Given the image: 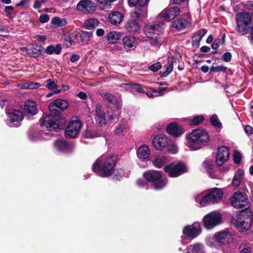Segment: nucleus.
Here are the masks:
<instances>
[{
  "instance_id": "f257e3e1",
  "label": "nucleus",
  "mask_w": 253,
  "mask_h": 253,
  "mask_svg": "<svg viewBox=\"0 0 253 253\" xmlns=\"http://www.w3.org/2000/svg\"><path fill=\"white\" fill-rule=\"evenodd\" d=\"M48 108L51 114L44 116L41 122L42 131L46 134H50V131L58 127L57 121L60 113L53 101L50 103Z\"/></svg>"
},
{
  "instance_id": "f03ea898",
  "label": "nucleus",
  "mask_w": 253,
  "mask_h": 253,
  "mask_svg": "<svg viewBox=\"0 0 253 253\" xmlns=\"http://www.w3.org/2000/svg\"><path fill=\"white\" fill-rule=\"evenodd\" d=\"M117 163L116 155H102L98 158L92 165V170L95 173L112 174Z\"/></svg>"
},
{
  "instance_id": "7ed1b4c3",
  "label": "nucleus",
  "mask_w": 253,
  "mask_h": 253,
  "mask_svg": "<svg viewBox=\"0 0 253 253\" xmlns=\"http://www.w3.org/2000/svg\"><path fill=\"white\" fill-rule=\"evenodd\" d=\"M187 145L191 150H197L205 145L209 140V136L206 131L195 129L186 135Z\"/></svg>"
},
{
  "instance_id": "20e7f679",
  "label": "nucleus",
  "mask_w": 253,
  "mask_h": 253,
  "mask_svg": "<svg viewBox=\"0 0 253 253\" xmlns=\"http://www.w3.org/2000/svg\"><path fill=\"white\" fill-rule=\"evenodd\" d=\"M223 192L219 189L214 188L210 191H204L195 197V201L200 206L205 207L209 204L217 203L221 200Z\"/></svg>"
},
{
  "instance_id": "39448f33",
  "label": "nucleus",
  "mask_w": 253,
  "mask_h": 253,
  "mask_svg": "<svg viewBox=\"0 0 253 253\" xmlns=\"http://www.w3.org/2000/svg\"><path fill=\"white\" fill-rule=\"evenodd\" d=\"M236 30L244 35L249 31L252 23V16L249 12H240L236 16Z\"/></svg>"
},
{
  "instance_id": "423d86ee",
  "label": "nucleus",
  "mask_w": 253,
  "mask_h": 253,
  "mask_svg": "<svg viewBox=\"0 0 253 253\" xmlns=\"http://www.w3.org/2000/svg\"><path fill=\"white\" fill-rule=\"evenodd\" d=\"M233 207L236 209H247L249 207V201L246 194L240 191L236 192L231 198Z\"/></svg>"
},
{
  "instance_id": "0eeeda50",
  "label": "nucleus",
  "mask_w": 253,
  "mask_h": 253,
  "mask_svg": "<svg viewBox=\"0 0 253 253\" xmlns=\"http://www.w3.org/2000/svg\"><path fill=\"white\" fill-rule=\"evenodd\" d=\"M164 171L169 174H181L189 172V168L186 164L179 161L165 166Z\"/></svg>"
},
{
  "instance_id": "6e6552de",
  "label": "nucleus",
  "mask_w": 253,
  "mask_h": 253,
  "mask_svg": "<svg viewBox=\"0 0 253 253\" xmlns=\"http://www.w3.org/2000/svg\"><path fill=\"white\" fill-rule=\"evenodd\" d=\"M252 224V218L251 216L241 213L237 216L236 222L237 229L240 232H245L250 229Z\"/></svg>"
},
{
  "instance_id": "1a4fd4ad",
  "label": "nucleus",
  "mask_w": 253,
  "mask_h": 253,
  "mask_svg": "<svg viewBox=\"0 0 253 253\" xmlns=\"http://www.w3.org/2000/svg\"><path fill=\"white\" fill-rule=\"evenodd\" d=\"M221 222V215L216 212H211L206 215L204 217L205 227L208 229H211L220 224Z\"/></svg>"
},
{
  "instance_id": "9d476101",
  "label": "nucleus",
  "mask_w": 253,
  "mask_h": 253,
  "mask_svg": "<svg viewBox=\"0 0 253 253\" xmlns=\"http://www.w3.org/2000/svg\"><path fill=\"white\" fill-rule=\"evenodd\" d=\"M95 115L96 117V121L100 125H105L107 123V120L112 121L115 118L112 111L109 112L108 114H105L102 106L100 104H97L96 106Z\"/></svg>"
},
{
  "instance_id": "9b49d317",
  "label": "nucleus",
  "mask_w": 253,
  "mask_h": 253,
  "mask_svg": "<svg viewBox=\"0 0 253 253\" xmlns=\"http://www.w3.org/2000/svg\"><path fill=\"white\" fill-rule=\"evenodd\" d=\"M82 126V123L78 118H73L65 130V134L74 138L79 133Z\"/></svg>"
},
{
  "instance_id": "f8f14e48",
  "label": "nucleus",
  "mask_w": 253,
  "mask_h": 253,
  "mask_svg": "<svg viewBox=\"0 0 253 253\" xmlns=\"http://www.w3.org/2000/svg\"><path fill=\"white\" fill-rule=\"evenodd\" d=\"M230 152L225 146L218 147L215 156V163L217 166H221L229 159Z\"/></svg>"
},
{
  "instance_id": "ddd939ff",
  "label": "nucleus",
  "mask_w": 253,
  "mask_h": 253,
  "mask_svg": "<svg viewBox=\"0 0 253 253\" xmlns=\"http://www.w3.org/2000/svg\"><path fill=\"white\" fill-rule=\"evenodd\" d=\"M96 8V3L89 0H81L77 5V9L78 10L85 13L94 12Z\"/></svg>"
},
{
  "instance_id": "4468645a",
  "label": "nucleus",
  "mask_w": 253,
  "mask_h": 253,
  "mask_svg": "<svg viewBox=\"0 0 253 253\" xmlns=\"http://www.w3.org/2000/svg\"><path fill=\"white\" fill-rule=\"evenodd\" d=\"M201 232V226L199 223L195 222L190 226H187L183 230V234L187 237L194 239Z\"/></svg>"
},
{
  "instance_id": "2eb2a0df",
  "label": "nucleus",
  "mask_w": 253,
  "mask_h": 253,
  "mask_svg": "<svg viewBox=\"0 0 253 253\" xmlns=\"http://www.w3.org/2000/svg\"><path fill=\"white\" fill-rule=\"evenodd\" d=\"M180 12V10L178 7H171L165 9L159 14V16L166 21H169L178 16Z\"/></svg>"
},
{
  "instance_id": "dca6fc26",
  "label": "nucleus",
  "mask_w": 253,
  "mask_h": 253,
  "mask_svg": "<svg viewBox=\"0 0 253 253\" xmlns=\"http://www.w3.org/2000/svg\"><path fill=\"white\" fill-rule=\"evenodd\" d=\"M8 118L7 124L10 127H17L23 119V113L20 110H14L13 112L8 114Z\"/></svg>"
},
{
  "instance_id": "f3484780",
  "label": "nucleus",
  "mask_w": 253,
  "mask_h": 253,
  "mask_svg": "<svg viewBox=\"0 0 253 253\" xmlns=\"http://www.w3.org/2000/svg\"><path fill=\"white\" fill-rule=\"evenodd\" d=\"M145 179L153 183L155 189H161L167 183L165 178L162 175H145Z\"/></svg>"
},
{
  "instance_id": "a211bd4d",
  "label": "nucleus",
  "mask_w": 253,
  "mask_h": 253,
  "mask_svg": "<svg viewBox=\"0 0 253 253\" xmlns=\"http://www.w3.org/2000/svg\"><path fill=\"white\" fill-rule=\"evenodd\" d=\"M165 28L163 23L148 25L145 28V33L147 37L151 38L154 34L159 35L162 32Z\"/></svg>"
},
{
  "instance_id": "6ab92c4d",
  "label": "nucleus",
  "mask_w": 253,
  "mask_h": 253,
  "mask_svg": "<svg viewBox=\"0 0 253 253\" xmlns=\"http://www.w3.org/2000/svg\"><path fill=\"white\" fill-rule=\"evenodd\" d=\"M154 147L158 150L162 151L168 146V138L164 135L160 134L155 136L152 140Z\"/></svg>"
},
{
  "instance_id": "aec40b11",
  "label": "nucleus",
  "mask_w": 253,
  "mask_h": 253,
  "mask_svg": "<svg viewBox=\"0 0 253 253\" xmlns=\"http://www.w3.org/2000/svg\"><path fill=\"white\" fill-rule=\"evenodd\" d=\"M27 54L34 58H38L42 55L43 52L42 47L38 44H29L26 48H24Z\"/></svg>"
},
{
  "instance_id": "412c9836",
  "label": "nucleus",
  "mask_w": 253,
  "mask_h": 253,
  "mask_svg": "<svg viewBox=\"0 0 253 253\" xmlns=\"http://www.w3.org/2000/svg\"><path fill=\"white\" fill-rule=\"evenodd\" d=\"M103 99L109 106H110L115 109H118L121 107V100L118 99L115 96L111 93H105L103 96Z\"/></svg>"
},
{
  "instance_id": "4be33fe9",
  "label": "nucleus",
  "mask_w": 253,
  "mask_h": 253,
  "mask_svg": "<svg viewBox=\"0 0 253 253\" xmlns=\"http://www.w3.org/2000/svg\"><path fill=\"white\" fill-rule=\"evenodd\" d=\"M136 154L140 161L145 162L149 159L151 151L146 145H142L138 148Z\"/></svg>"
},
{
  "instance_id": "5701e85b",
  "label": "nucleus",
  "mask_w": 253,
  "mask_h": 253,
  "mask_svg": "<svg viewBox=\"0 0 253 253\" xmlns=\"http://www.w3.org/2000/svg\"><path fill=\"white\" fill-rule=\"evenodd\" d=\"M124 18L123 14L118 11H112L108 16L109 21L115 26L119 25L123 21Z\"/></svg>"
},
{
  "instance_id": "b1692460",
  "label": "nucleus",
  "mask_w": 253,
  "mask_h": 253,
  "mask_svg": "<svg viewBox=\"0 0 253 253\" xmlns=\"http://www.w3.org/2000/svg\"><path fill=\"white\" fill-rule=\"evenodd\" d=\"M24 111L25 114L33 116L38 112L37 103L32 100H28L25 102Z\"/></svg>"
},
{
  "instance_id": "393cba45",
  "label": "nucleus",
  "mask_w": 253,
  "mask_h": 253,
  "mask_svg": "<svg viewBox=\"0 0 253 253\" xmlns=\"http://www.w3.org/2000/svg\"><path fill=\"white\" fill-rule=\"evenodd\" d=\"M167 131L168 133L174 137H178L183 133L182 127L177 124L173 123L167 126Z\"/></svg>"
},
{
  "instance_id": "a878e982",
  "label": "nucleus",
  "mask_w": 253,
  "mask_h": 253,
  "mask_svg": "<svg viewBox=\"0 0 253 253\" xmlns=\"http://www.w3.org/2000/svg\"><path fill=\"white\" fill-rule=\"evenodd\" d=\"M214 235L220 246L228 243L231 239V234L228 232L221 231Z\"/></svg>"
},
{
  "instance_id": "bb28decb",
  "label": "nucleus",
  "mask_w": 253,
  "mask_h": 253,
  "mask_svg": "<svg viewBox=\"0 0 253 253\" xmlns=\"http://www.w3.org/2000/svg\"><path fill=\"white\" fill-rule=\"evenodd\" d=\"M123 45L127 51L134 49L136 47L135 39L132 36H126L123 40Z\"/></svg>"
},
{
  "instance_id": "cd10ccee",
  "label": "nucleus",
  "mask_w": 253,
  "mask_h": 253,
  "mask_svg": "<svg viewBox=\"0 0 253 253\" xmlns=\"http://www.w3.org/2000/svg\"><path fill=\"white\" fill-rule=\"evenodd\" d=\"M125 29L130 33L135 34L139 30V26L135 21L129 20L126 23Z\"/></svg>"
},
{
  "instance_id": "c85d7f7f",
  "label": "nucleus",
  "mask_w": 253,
  "mask_h": 253,
  "mask_svg": "<svg viewBox=\"0 0 253 253\" xmlns=\"http://www.w3.org/2000/svg\"><path fill=\"white\" fill-rule=\"evenodd\" d=\"M188 21L184 19H178L172 22L171 26L178 30H182L189 26Z\"/></svg>"
},
{
  "instance_id": "c756f323",
  "label": "nucleus",
  "mask_w": 253,
  "mask_h": 253,
  "mask_svg": "<svg viewBox=\"0 0 253 253\" xmlns=\"http://www.w3.org/2000/svg\"><path fill=\"white\" fill-rule=\"evenodd\" d=\"M54 146L58 150L67 151L71 149V145L64 140H57L54 142Z\"/></svg>"
},
{
  "instance_id": "7c9ffc66",
  "label": "nucleus",
  "mask_w": 253,
  "mask_h": 253,
  "mask_svg": "<svg viewBox=\"0 0 253 253\" xmlns=\"http://www.w3.org/2000/svg\"><path fill=\"white\" fill-rule=\"evenodd\" d=\"M167 161V158L164 155H158L156 156L152 161L154 166L157 168H162Z\"/></svg>"
},
{
  "instance_id": "2f4dec72",
  "label": "nucleus",
  "mask_w": 253,
  "mask_h": 253,
  "mask_svg": "<svg viewBox=\"0 0 253 253\" xmlns=\"http://www.w3.org/2000/svg\"><path fill=\"white\" fill-rule=\"evenodd\" d=\"M166 90V88L162 87L158 90L150 88L147 91L146 94L149 97H154L162 96L164 95V92Z\"/></svg>"
},
{
  "instance_id": "473e14b6",
  "label": "nucleus",
  "mask_w": 253,
  "mask_h": 253,
  "mask_svg": "<svg viewBox=\"0 0 253 253\" xmlns=\"http://www.w3.org/2000/svg\"><path fill=\"white\" fill-rule=\"evenodd\" d=\"M99 24V21L97 19L91 18L85 21L84 22V27L85 28L89 30L94 29Z\"/></svg>"
},
{
  "instance_id": "72a5a7b5",
  "label": "nucleus",
  "mask_w": 253,
  "mask_h": 253,
  "mask_svg": "<svg viewBox=\"0 0 253 253\" xmlns=\"http://www.w3.org/2000/svg\"><path fill=\"white\" fill-rule=\"evenodd\" d=\"M121 38L120 33L116 31H112L110 32L107 36V40L110 43H116Z\"/></svg>"
},
{
  "instance_id": "f704fd0d",
  "label": "nucleus",
  "mask_w": 253,
  "mask_h": 253,
  "mask_svg": "<svg viewBox=\"0 0 253 253\" xmlns=\"http://www.w3.org/2000/svg\"><path fill=\"white\" fill-rule=\"evenodd\" d=\"M129 129L127 125L119 124L115 130V133L117 135H124L128 132Z\"/></svg>"
},
{
  "instance_id": "c9c22d12",
  "label": "nucleus",
  "mask_w": 253,
  "mask_h": 253,
  "mask_svg": "<svg viewBox=\"0 0 253 253\" xmlns=\"http://www.w3.org/2000/svg\"><path fill=\"white\" fill-rule=\"evenodd\" d=\"M46 87L49 90H53V93L58 94L61 92V89H57L58 85L52 79H48L46 82Z\"/></svg>"
},
{
  "instance_id": "e433bc0d",
  "label": "nucleus",
  "mask_w": 253,
  "mask_h": 253,
  "mask_svg": "<svg viewBox=\"0 0 253 253\" xmlns=\"http://www.w3.org/2000/svg\"><path fill=\"white\" fill-rule=\"evenodd\" d=\"M61 46L59 44H57L56 46L51 45L46 47L45 52L48 54L53 53L59 54L61 52Z\"/></svg>"
},
{
  "instance_id": "4c0bfd02",
  "label": "nucleus",
  "mask_w": 253,
  "mask_h": 253,
  "mask_svg": "<svg viewBox=\"0 0 253 253\" xmlns=\"http://www.w3.org/2000/svg\"><path fill=\"white\" fill-rule=\"evenodd\" d=\"M52 24L54 26L57 27H63L67 25V20L65 18L61 19L57 17H55L52 18L51 21Z\"/></svg>"
},
{
  "instance_id": "58836bf2",
  "label": "nucleus",
  "mask_w": 253,
  "mask_h": 253,
  "mask_svg": "<svg viewBox=\"0 0 253 253\" xmlns=\"http://www.w3.org/2000/svg\"><path fill=\"white\" fill-rule=\"evenodd\" d=\"M202 166L206 172L211 173L213 165L211 160L206 159L202 163Z\"/></svg>"
},
{
  "instance_id": "ea45409f",
  "label": "nucleus",
  "mask_w": 253,
  "mask_h": 253,
  "mask_svg": "<svg viewBox=\"0 0 253 253\" xmlns=\"http://www.w3.org/2000/svg\"><path fill=\"white\" fill-rule=\"evenodd\" d=\"M58 109L61 110H65L68 107V103L64 99H58L53 101Z\"/></svg>"
},
{
  "instance_id": "a19ab883",
  "label": "nucleus",
  "mask_w": 253,
  "mask_h": 253,
  "mask_svg": "<svg viewBox=\"0 0 253 253\" xmlns=\"http://www.w3.org/2000/svg\"><path fill=\"white\" fill-rule=\"evenodd\" d=\"M206 242L208 246L211 247L218 248L220 246L215 235L214 237L207 238Z\"/></svg>"
},
{
  "instance_id": "79ce46f5",
  "label": "nucleus",
  "mask_w": 253,
  "mask_h": 253,
  "mask_svg": "<svg viewBox=\"0 0 253 253\" xmlns=\"http://www.w3.org/2000/svg\"><path fill=\"white\" fill-rule=\"evenodd\" d=\"M40 86L41 84L39 83L31 82L23 84L21 87L25 89H34L38 88Z\"/></svg>"
},
{
  "instance_id": "37998d69",
  "label": "nucleus",
  "mask_w": 253,
  "mask_h": 253,
  "mask_svg": "<svg viewBox=\"0 0 253 253\" xmlns=\"http://www.w3.org/2000/svg\"><path fill=\"white\" fill-rule=\"evenodd\" d=\"M168 63L166 65L167 70L163 72V75L165 77L170 74L173 69V59L172 58L169 57L168 58Z\"/></svg>"
},
{
  "instance_id": "c03bdc74",
  "label": "nucleus",
  "mask_w": 253,
  "mask_h": 253,
  "mask_svg": "<svg viewBox=\"0 0 253 253\" xmlns=\"http://www.w3.org/2000/svg\"><path fill=\"white\" fill-rule=\"evenodd\" d=\"M83 135L86 138H93L100 136L99 133L96 130L88 129L84 131Z\"/></svg>"
},
{
  "instance_id": "a18cd8bd",
  "label": "nucleus",
  "mask_w": 253,
  "mask_h": 253,
  "mask_svg": "<svg viewBox=\"0 0 253 253\" xmlns=\"http://www.w3.org/2000/svg\"><path fill=\"white\" fill-rule=\"evenodd\" d=\"M147 10L146 8H142L141 10L136 9L135 11L132 13V16L137 18H140L146 15Z\"/></svg>"
},
{
  "instance_id": "49530a36",
  "label": "nucleus",
  "mask_w": 253,
  "mask_h": 253,
  "mask_svg": "<svg viewBox=\"0 0 253 253\" xmlns=\"http://www.w3.org/2000/svg\"><path fill=\"white\" fill-rule=\"evenodd\" d=\"M225 36H223L222 37V39H217L215 40L214 42L211 45V47L213 49H216L219 47V45L221 44H224L225 42Z\"/></svg>"
},
{
  "instance_id": "de8ad7c7",
  "label": "nucleus",
  "mask_w": 253,
  "mask_h": 253,
  "mask_svg": "<svg viewBox=\"0 0 253 253\" xmlns=\"http://www.w3.org/2000/svg\"><path fill=\"white\" fill-rule=\"evenodd\" d=\"M91 35L90 33L85 32H83L81 36V39L82 42L87 44L90 40Z\"/></svg>"
},
{
  "instance_id": "09e8293b",
  "label": "nucleus",
  "mask_w": 253,
  "mask_h": 253,
  "mask_svg": "<svg viewBox=\"0 0 253 253\" xmlns=\"http://www.w3.org/2000/svg\"><path fill=\"white\" fill-rule=\"evenodd\" d=\"M210 122L211 125L214 126L219 127L221 126V124L216 115H213L211 117Z\"/></svg>"
},
{
  "instance_id": "8fccbe9b",
  "label": "nucleus",
  "mask_w": 253,
  "mask_h": 253,
  "mask_svg": "<svg viewBox=\"0 0 253 253\" xmlns=\"http://www.w3.org/2000/svg\"><path fill=\"white\" fill-rule=\"evenodd\" d=\"M204 120V118L202 116H198L194 118L190 123V125H199Z\"/></svg>"
},
{
  "instance_id": "3c124183",
  "label": "nucleus",
  "mask_w": 253,
  "mask_h": 253,
  "mask_svg": "<svg viewBox=\"0 0 253 253\" xmlns=\"http://www.w3.org/2000/svg\"><path fill=\"white\" fill-rule=\"evenodd\" d=\"M242 180V175H234L232 180V184L234 186L238 187Z\"/></svg>"
},
{
  "instance_id": "603ef678",
  "label": "nucleus",
  "mask_w": 253,
  "mask_h": 253,
  "mask_svg": "<svg viewBox=\"0 0 253 253\" xmlns=\"http://www.w3.org/2000/svg\"><path fill=\"white\" fill-rule=\"evenodd\" d=\"M226 71V67L223 66H212L211 68V71L214 72H225Z\"/></svg>"
},
{
  "instance_id": "864d4df0",
  "label": "nucleus",
  "mask_w": 253,
  "mask_h": 253,
  "mask_svg": "<svg viewBox=\"0 0 253 253\" xmlns=\"http://www.w3.org/2000/svg\"><path fill=\"white\" fill-rule=\"evenodd\" d=\"M162 65L161 63L158 62L149 66V69L152 71L153 72H156L160 69Z\"/></svg>"
},
{
  "instance_id": "5fc2aeb1",
  "label": "nucleus",
  "mask_w": 253,
  "mask_h": 253,
  "mask_svg": "<svg viewBox=\"0 0 253 253\" xmlns=\"http://www.w3.org/2000/svg\"><path fill=\"white\" fill-rule=\"evenodd\" d=\"M242 159V156L241 153L237 151H235L233 154V160L235 163L239 164Z\"/></svg>"
},
{
  "instance_id": "6e6d98bb",
  "label": "nucleus",
  "mask_w": 253,
  "mask_h": 253,
  "mask_svg": "<svg viewBox=\"0 0 253 253\" xmlns=\"http://www.w3.org/2000/svg\"><path fill=\"white\" fill-rule=\"evenodd\" d=\"M163 43V40L160 38H157L152 39L151 41V44L155 47H158L162 44Z\"/></svg>"
},
{
  "instance_id": "4d7b16f0",
  "label": "nucleus",
  "mask_w": 253,
  "mask_h": 253,
  "mask_svg": "<svg viewBox=\"0 0 253 253\" xmlns=\"http://www.w3.org/2000/svg\"><path fill=\"white\" fill-rule=\"evenodd\" d=\"M207 32V31L206 29H202L195 35H196V37H199V40H201L202 38L205 35Z\"/></svg>"
},
{
  "instance_id": "13d9d810",
  "label": "nucleus",
  "mask_w": 253,
  "mask_h": 253,
  "mask_svg": "<svg viewBox=\"0 0 253 253\" xmlns=\"http://www.w3.org/2000/svg\"><path fill=\"white\" fill-rule=\"evenodd\" d=\"M100 5L103 6H106L114 2L116 0H97Z\"/></svg>"
},
{
  "instance_id": "bf43d9fd",
  "label": "nucleus",
  "mask_w": 253,
  "mask_h": 253,
  "mask_svg": "<svg viewBox=\"0 0 253 253\" xmlns=\"http://www.w3.org/2000/svg\"><path fill=\"white\" fill-rule=\"evenodd\" d=\"M167 150L169 152L174 154L177 152V147L175 144H171L169 146H168Z\"/></svg>"
},
{
  "instance_id": "052dcab7",
  "label": "nucleus",
  "mask_w": 253,
  "mask_h": 253,
  "mask_svg": "<svg viewBox=\"0 0 253 253\" xmlns=\"http://www.w3.org/2000/svg\"><path fill=\"white\" fill-rule=\"evenodd\" d=\"M231 54L229 52H226L224 53L222 55L223 60L226 62L230 61L231 59Z\"/></svg>"
},
{
  "instance_id": "680f3d73",
  "label": "nucleus",
  "mask_w": 253,
  "mask_h": 253,
  "mask_svg": "<svg viewBox=\"0 0 253 253\" xmlns=\"http://www.w3.org/2000/svg\"><path fill=\"white\" fill-rule=\"evenodd\" d=\"M49 20V16L47 14H42L40 17V21L41 23H44Z\"/></svg>"
},
{
  "instance_id": "e2e57ef3",
  "label": "nucleus",
  "mask_w": 253,
  "mask_h": 253,
  "mask_svg": "<svg viewBox=\"0 0 253 253\" xmlns=\"http://www.w3.org/2000/svg\"><path fill=\"white\" fill-rule=\"evenodd\" d=\"M45 1H42V0H36L34 5L33 7L35 9L39 8L42 6V4L44 3Z\"/></svg>"
},
{
  "instance_id": "0e129e2a",
  "label": "nucleus",
  "mask_w": 253,
  "mask_h": 253,
  "mask_svg": "<svg viewBox=\"0 0 253 253\" xmlns=\"http://www.w3.org/2000/svg\"><path fill=\"white\" fill-rule=\"evenodd\" d=\"M131 87L139 92H143L144 91L142 88L141 85L139 84H133L131 85Z\"/></svg>"
},
{
  "instance_id": "69168bd1",
  "label": "nucleus",
  "mask_w": 253,
  "mask_h": 253,
  "mask_svg": "<svg viewBox=\"0 0 253 253\" xmlns=\"http://www.w3.org/2000/svg\"><path fill=\"white\" fill-rule=\"evenodd\" d=\"M8 104V101L6 99H2L0 100V106L1 108H3L4 107H6L7 106Z\"/></svg>"
},
{
  "instance_id": "338daca9",
  "label": "nucleus",
  "mask_w": 253,
  "mask_h": 253,
  "mask_svg": "<svg viewBox=\"0 0 253 253\" xmlns=\"http://www.w3.org/2000/svg\"><path fill=\"white\" fill-rule=\"evenodd\" d=\"M245 131L248 134H253V128L250 126H246L245 127Z\"/></svg>"
},
{
  "instance_id": "774afa93",
  "label": "nucleus",
  "mask_w": 253,
  "mask_h": 253,
  "mask_svg": "<svg viewBox=\"0 0 253 253\" xmlns=\"http://www.w3.org/2000/svg\"><path fill=\"white\" fill-rule=\"evenodd\" d=\"M241 253H253V250L251 247H248L243 249Z\"/></svg>"
}]
</instances>
